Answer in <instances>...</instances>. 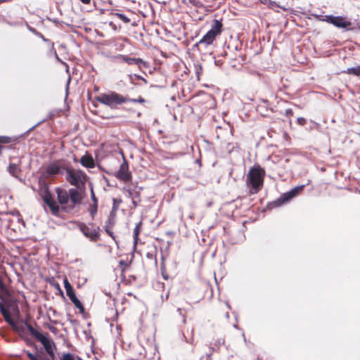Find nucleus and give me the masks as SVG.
<instances>
[{
  "label": "nucleus",
  "mask_w": 360,
  "mask_h": 360,
  "mask_svg": "<svg viewBox=\"0 0 360 360\" xmlns=\"http://www.w3.org/2000/svg\"><path fill=\"white\" fill-rule=\"evenodd\" d=\"M38 185V193L39 196L42 198L44 204L50 208L51 213L57 216L59 213L60 207L54 200L53 195L51 193L49 184L42 176L39 178Z\"/></svg>",
  "instance_id": "f257e3e1"
},
{
  "label": "nucleus",
  "mask_w": 360,
  "mask_h": 360,
  "mask_svg": "<svg viewBox=\"0 0 360 360\" xmlns=\"http://www.w3.org/2000/svg\"><path fill=\"white\" fill-rule=\"evenodd\" d=\"M265 171L259 165L254 166L249 170L246 184L250 186V193H257L262 187Z\"/></svg>",
  "instance_id": "f03ea898"
},
{
  "label": "nucleus",
  "mask_w": 360,
  "mask_h": 360,
  "mask_svg": "<svg viewBox=\"0 0 360 360\" xmlns=\"http://www.w3.org/2000/svg\"><path fill=\"white\" fill-rule=\"evenodd\" d=\"M96 100L110 109H117L120 105L127 103L125 96L115 91L101 94L96 97Z\"/></svg>",
  "instance_id": "7ed1b4c3"
},
{
  "label": "nucleus",
  "mask_w": 360,
  "mask_h": 360,
  "mask_svg": "<svg viewBox=\"0 0 360 360\" xmlns=\"http://www.w3.org/2000/svg\"><path fill=\"white\" fill-rule=\"evenodd\" d=\"M32 336L38 340L44 347L47 355L41 354V359L44 360H55L56 345L54 342L48 338L47 335L41 333L40 331H32Z\"/></svg>",
  "instance_id": "20e7f679"
},
{
  "label": "nucleus",
  "mask_w": 360,
  "mask_h": 360,
  "mask_svg": "<svg viewBox=\"0 0 360 360\" xmlns=\"http://www.w3.org/2000/svg\"><path fill=\"white\" fill-rule=\"evenodd\" d=\"M66 173V179L72 186L78 188L84 186L88 176L83 171L67 168Z\"/></svg>",
  "instance_id": "39448f33"
},
{
  "label": "nucleus",
  "mask_w": 360,
  "mask_h": 360,
  "mask_svg": "<svg viewBox=\"0 0 360 360\" xmlns=\"http://www.w3.org/2000/svg\"><path fill=\"white\" fill-rule=\"evenodd\" d=\"M11 293L7 287L0 289V311L4 318L10 313Z\"/></svg>",
  "instance_id": "423d86ee"
},
{
  "label": "nucleus",
  "mask_w": 360,
  "mask_h": 360,
  "mask_svg": "<svg viewBox=\"0 0 360 360\" xmlns=\"http://www.w3.org/2000/svg\"><path fill=\"white\" fill-rule=\"evenodd\" d=\"M324 20L326 22L333 25L336 27L342 28L345 30H350L352 28L350 27L352 25V22L349 20H345L342 16H333L331 15H326L324 16Z\"/></svg>",
  "instance_id": "0eeeda50"
},
{
  "label": "nucleus",
  "mask_w": 360,
  "mask_h": 360,
  "mask_svg": "<svg viewBox=\"0 0 360 360\" xmlns=\"http://www.w3.org/2000/svg\"><path fill=\"white\" fill-rule=\"evenodd\" d=\"M13 330L16 331L21 338L27 336V332H29L32 335V331H39L35 329L27 321H23L21 323H16L13 327Z\"/></svg>",
  "instance_id": "6e6552de"
},
{
  "label": "nucleus",
  "mask_w": 360,
  "mask_h": 360,
  "mask_svg": "<svg viewBox=\"0 0 360 360\" xmlns=\"http://www.w3.org/2000/svg\"><path fill=\"white\" fill-rule=\"evenodd\" d=\"M79 229L82 233L91 241H96L99 238V228L91 229L84 223H79Z\"/></svg>",
  "instance_id": "1a4fd4ad"
},
{
  "label": "nucleus",
  "mask_w": 360,
  "mask_h": 360,
  "mask_svg": "<svg viewBox=\"0 0 360 360\" xmlns=\"http://www.w3.org/2000/svg\"><path fill=\"white\" fill-rule=\"evenodd\" d=\"M115 177L124 181H128L131 179V174L129 172V165L125 159L120 165V169L115 174Z\"/></svg>",
  "instance_id": "9d476101"
},
{
  "label": "nucleus",
  "mask_w": 360,
  "mask_h": 360,
  "mask_svg": "<svg viewBox=\"0 0 360 360\" xmlns=\"http://www.w3.org/2000/svg\"><path fill=\"white\" fill-rule=\"evenodd\" d=\"M61 167L57 163H51L48 165L45 169V171L43 174V178L47 179L51 177H54L60 173Z\"/></svg>",
  "instance_id": "9b49d317"
},
{
  "label": "nucleus",
  "mask_w": 360,
  "mask_h": 360,
  "mask_svg": "<svg viewBox=\"0 0 360 360\" xmlns=\"http://www.w3.org/2000/svg\"><path fill=\"white\" fill-rule=\"evenodd\" d=\"M120 58L122 59V61L125 62L126 63L130 65H136L139 67V68H141L142 67H148L147 63L139 58H131L124 55H120Z\"/></svg>",
  "instance_id": "f8f14e48"
},
{
  "label": "nucleus",
  "mask_w": 360,
  "mask_h": 360,
  "mask_svg": "<svg viewBox=\"0 0 360 360\" xmlns=\"http://www.w3.org/2000/svg\"><path fill=\"white\" fill-rule=\"evenodd\" d=\"M216 37L212 35V32H207L203 37L195 44V47H200V46H205V47L210 45L213 43Z\"/></svg>",
  "instance_id": "ddd939ff"
},
{
  "label": "nucleus",
  "mask_w": 360,
  "mask_h": 360,
  "mask_svg": "<svg viewBox=\"0 0 360 360\" xmlns=\"http://www.w3.org/2000/svg\"><path fill=\"white\" fill-rule=\"evenodd\" d=\"M56 192L57 194L58 201L62 205H65L68 202L69 194L68 191L60 188H56Z\"/></svg>",
  "instance_id": "4468645a"
},
{
  "label": "nucleus",
  "mask_w": 360,
  "mask_h": 360,
  "mask_svg": "<svg viewBox=\"0 0 360 360\" xmlns=\"http://www.w3.org/2000/svg\"><path fill=\"white\" fill-rule=\"evenodd\" d=\"M66 294L73 304L75 306V307L79 310L80 313L83 314L84 312V307L81 301L77 297L75 290H73Z\"/></svg>",
  "instance_id": "2eb2a0df"
},
{
  "label": "nucleus",
  "mask_w": 360,
  "mask_h": 360,
  "mask_svg": "<svg viewBox=\"0 0 360 360\" xmlns=\"http://www.w3.org/2000/svg\"><path fill=\"white\" fill-rule=\"evenodd\" d=\"M69 199L73 205L80 204L82 202V197L79 192L77 188H70L68 190Z\"/></svg>",
  "instance_id": "dca6fc26"
},
{
  "label": "nucleus",
  "mask_w": 360,
  "mask_h": 360,
  "mask_svg": "<svg viewBox=\"0 0 360 360\" xmlns=\"http://www.w3.org/2000/svg\"><path fill=\"white\" fill-rule=\"evenodd\" d=\"M292 199L291 195L290 194V192L288 191L286 193H283L279 198L276 200L272 202V204L275 207H279L283 205L284 203H286L291 200Z\"/></svg>",
  "instance_id": "f3484780"
},
{
  "label": "nucleus",
  "mask_w": 360,
  "mask_h": 360,
  "mask_svg": "<svg viewBox=\"0 0 360 360\" xmlns=\"http://www.w3.org/2000/svg\"><path fill=\"white\" fill-rule=\"evenodd\" d=\"M8 172L13 177L22 181L21 178L18 176V174L21 172L19 164L10 163L8 166Z\"/></svg>",
  "instance_id": "a211bd4d"
},
{
  "label": "nucleus",
  "mask_w": 360,
  "mask_h": 360,
  "mask_svg": "<svg viewBox=\"0 0 360 360\" xmlns=\"http://www.w3.org/2000/svg\"><path fill=\"white\" fill-rule=\"evenodd\" d=\"M81 165L86 168H94L95 162L93 158L89 155H83L80 159Z\"/></svg>",
  "instance_id": "6ab92c4d"
},
{
  "label": "nucleus",
  "mask_w": 360,
  "mask_h": 360,
  "mask_svg": "<svg viewBox=\"0 0 360 360\" xmlns=\"http://www.w3.org/2000/svg\"><path fill=\"white\" fill-rule=\"evenodd\" d=\"M222 30V23L220 20H214V22L212 25L211 29L208 31V32H212V35L214 37L218 36L221 34Z\"/></svg>",
  "instance_id": "aec40b11"
},
{
  "label": "nucleus",
  "mask_w": 360,
  "mask_h": 360,
  "mask_svg": "<svg viewBox=\"0 0 360 360\" xmlns=\"http://www.w3.org/2000/svg\"><path fill=\"white\" fill-rule=\"evenodd\" d=\"M114 225V221L112 219L109 218L106 222V225L105 227V232L108 236L112 237V238H115L114 233L112 231V226Z\"/></svg>",
  "instance_id": "412c9836"
},
{
  "label": "nucleus",
  "mask_w": 360,
  "mask_h": 360,
  "mask_svg": "<svg viewBox=\"0 0 360 360\" xmlns=\"http://www.w3.org/2000/svg\"><path fill=\"white\" fill-rule=\"evenodd\" d=\"M141 226V221H140L136 226H135L133 232V238H134V247L136 248V244L138 243L139 239V234L140 233V228Z\"/></svg>",
  "instance_id": "4be33fe9"
},
{
  "label": "nucleus",
  "mask_w": 360,
  "mask_h": 360,
  "mask_svg": "<svg viewBox=\"0 0 360 360\" xmlns=\"http://www.w3.org/2000/svg\"><path fill=\"white\" fill-rule=\"evenodd\" d=\"M129 79L131 84H135L136 79L142 80L146 84L148 83L147 80L145 78L136 74L129 75Z\"/></svg>",
  "instance_id": "5701e85b"
},
{
  "label": "nucleus",
  "mask_w": 360,
  "mask_h": 360,
  "mask_svg": "<svg viewBox=\"0 0 360 360\" xmlns=\"http://www.w3.org/2000/svg\"><path fill=\"white\" fill-rule=\"evenodd\" d=\"M304 187V185L296 186L289 191L290 194L291 195L292 198L296 197L301 191H302L303 188Z\"/></svg>",
  "instance_id": "b1692460"
},
{
  "label": "nucleus",
  "mask_w": 360,
  "mask_h": 360,
  "mask_svg": "<svg viewBox=\"0 0 360 360\" xmlns=\"http://www.w3.org/2000/svg\"><path fill=\"white\" fill-rule=\"evenodd\" d=\"M304 187V185L296 186L289 191L290 194L291 195L292 198L296 197L301 191H302L303 188Z\"/></svg>",
  "instance_id": "393cba45"
},
{
  "label": "nucleus",
  "mask_w": 360,
  "mask_h": 360,
  "mask_svg": "<svg viewBox=\"0 0 360 360\" xmlns=\"http://www.w3.org/2000/svg\"><path fill=\"white\" fill-rule=\"evenodd\" d=\"M347 73L352 74V75H356V76H360V65L347 68Z\"/></svg>",
  "instance_id": "a878e982"
},
{
  "label": "nucleus",
  "mask_w": 360,
  "mask_h": 360,
  "mask_svg": "<svg viewBox=\"0 0 360 360\" xmlns=\"http://www.w3.org/2000/svg\"><path fill=\"white\" fill-rule=\"evenodd\" d=\"M115 16L118 18L120 20H122L124 23H129L130 22V19L124 13H113Z\"/></svg>",
  "instance_id": "bb28decb"
},
{
  "label": "nucleus",
  "mask_w": 360,
  "mask_h": 360,
  "mask_svg": "<svg viewBox=\"0 0 360 360\" xmlns=\"http://www.w3.org/2000/svg\"><path fill=\"white\" fill-rule=\"evenodd\" d=\"M125 99L127 100V103L131 102V103H143L146 101L145 99L143 98H142L141 96H139L138 98H131L128 96H125Z\"/></svg>",
  "instance_id": "cd10ccee"
},
{
  "label": "nucleus",
  "mask_w": 360,
  "mask_h": 360,
  "mask_svg": "<svg viewBox=\"0 0 360 360\" xmlns=\"http://www.w3.org/2000/svg\"><path fill=\"white\" fill-rule=\"evenodd\" d=\"M24 352L26 354L30 360H44L41 359L40 356L37 357L35 354L31 353L29 351L25 350Z\"/></svg>",
  "instance_id": "c85d7f7f"
},
{
  "label": "nucleus",
  "mask_w": 360,
  "mask_h": 360,
  "mask_svg": "<svg viewBox=\"0 0 360 360\" xmlns=\"http://www.w3.org/2000/svg\"><path fill=\"white\" fill-rule=\"evenodd\" d=\"M63 283L66 293L70 292V291L74 290L72 285L70 283L68 279H64Z\"/></svg>",
  "instance_id": "c756f323"
},
{
  "label": "nucleus",
  "mask_w": 360,
  "mask_h": 360,
  "mask_svg": "<svg viewBox=\"0 0 360 360\" xmlns=\"http://www.w3.org/2000/svg\"><path fill=\"white\" fill-rule=\"evenodd\" d=\"M5 321L9 323L12 327L17 323L15 322L11 316V313L8 314L7 316H6V318H4Z\"/></svg>",
  "instance_id": "7c9ffc66"
},
{
  "label": "nucleus",
  "mask_w": 360,
  "mask_h": 360,
  "mask_svg": "<svg viewBox=\"0 0 360 360\" xmlns=\"http://www.w3.org/2000/svg\"><path fill=\"white\" fill-rule=\"evenodd\" d=\"M22 339L25 342V343L28 346H30V347L34 346L37 348V346L34 344V342L32 340H30L29 338H27V336L22 338Z\"/></svg>",
  "instance_id": "2f4dec72"
},
{
  "label": "nucleus",
  "mask_w": 360,
  "mask_h": 360,
  "mask_svg": "<svg viewBox=\"0 0 360 360\" xmlns=\"http://www.w3.org/2000/svg\"><path fill=\"white\" fill-rule=\"evenodd\" d=\"M62 360H75L74 356L70 353L64 354Z\"/></svg>",
  "instance_id": "473e14b6"
},
{
  "label": "nucleus",
  "mask_w": 360,
  "mask_h": 360,
  "mask_svg": "<svg viewBox=\"0 0 360 360\" xmlns=\"http://www.w3.org/2000/svg\"><path fill=\"white\" fill-rule=\"evenodd\" d=\"M97 207H98V205H93V206L91 207V209H90V214L91 215V217L94 219V215L96 214L97 212Z\"/></svg>",
  "instance_id": "72a5a7b5"
},
{
  "label": "nucleus",
  "mask_w": 360,
  "mask_h": 360,
  "mask_svg": "<svg viewBox=\"0 0 360 360\" xmlns=\"http://www.w3.org/2000/svg\"><path fill=\"white\" fill-rule=\"evenodd\" d=\"M91 198L92 201L94 202V205H98V200H97V198H96V195L94 194L92 186H91Z\"/></svg>",
  "instance_id": "f704fd0d"
},
{
  "label": "nucleus",
  "mask_w": 360,
  "mask_h": 360,
  "mask_svg": "<svg viewBox=\"0 0 360 360\" xmlns=\"http://www.w3.org/2000/svg\"><path fill=\"white\" fill-rule=\"evenodd\" d=\"M11 142V138L8 136H1L0 137V144L3 143H8Z\"/></svg>",
  "instance_id": "c9c22d12"
},
{
  "label": "nucleus",
  "mask_w": 360,
  "mask_h": 360,
  "mask_svg": "<svg viewBox=\"0 0 360 360\" xmlns=\"http://www.w3.org/2000/svg\"><path fill=\"white\" fill-rule=\"evenodd\" d=\"M127 192H128L129 196L131 197V198H132V196H134V199H135L136 198H138L139 195V192H137V191L133 192L130 189H128Z\"/></svg>",
  "instance_id": "e433bc0d"
},
{
  "label": "nucleus",
  "mask_w": 360,
  "mask_h": 360,
  "mask_svg": "<svg viewBox=\"0 0 360 360\" xmlns=\"http://www.w3.org/2000/svg\"><path fill=\"white\" fill-rule=\"evenodd\" d=\"M297 122L298 124H300L301 126H304L306 124L307 120L305 118L300 117L297 118Z\"/></svg>",
  "instance_id": "4c0bfd02"
},
{
  "label": "nucleus",
  "mask_w": 360,
  "mask_h": 360,
  "mask_svg": "<svg viewBox=\"0 0 360 360\" xmlns=\"http://www.w3.org/2000/svg\"><path fill=\"white\" fill-rule=\"evenodd\" d=\"M284 115H285V117H288L292 116V115H293L292 110L290 109V108L286 109L285 110Z\"/></svg>",
  "instance_id": "58836bf2"
},
{
  "label": "nucleus",
  "mask_w": 360,
  "mask_h": 360,
  "mask_svg": "<svg viewBox=\"0 0 360 360\" xmlns=\"http://www.w3.org/2000/svg\"><path fill=\"white\" fill-rule=\"evenodd\" d=\"M36 36H37V37H39L40 39H42L44 41H45V42H46V41H49V39H48L45 38V37H44V35H43L41 32H38V33L36 34Z\"/></svg>",
  "instance_id": "ea45409f"
},
{
  "label": "nucleus",
  "mask_w": 360,
  "mask_h": 360,
  "mask_svg": "<svg viewBox=\"0 0 360 360\" xmlns=\"http://www.w3.org/2000/svg\"><path fill=\"white\" fill-rule=\"evenodd\" d=\"M177 311L179 313V315L182 316V317H183V321H183V323H186V316H185V314H182V309H181V308H178V309H177Z\"/></svg>",
  "instance_id": "a19ab883"
},
{
  "label": "nucleus",
  "mask_w": 360,
  "mask_h": 360,
  "mask_svg": "<svg viewBox=\"0 0 360 360\" xmlns=\"http://www.w3.org/2000/svg\"><path fill=\"white\" fill-rule=\"evenodd\" d=\"M262 3H263V4H267V3H269V4H270V6H273L276 5V3H275V2H272V1H271L270 0H264V1H262Z\"/></svg>",
  "instance_id": "79ce46f5"
},
{
  "label": "nucleus",
  "mask_w": 360,
  "mask_h": 360,
  "mask_svg": "<svg viewBox=\"0 0 360 360\" xmlns=\"http://www.w3.org/2000/svg\"><path fill=\"white\" fill-rule=\"evenodd\" d=\"M84 4H89L91 3V0H79Z\"/></svg>",
  "instance_id": "37998d69"
},
{
  "label": "nucleus",
  "mask_w": 360,
  "mask_h": 360,
  "mask_svg": "<svg viewBox=\"0 0 360 360\" xmlns=\"http://www.w3.org/2000/svg\"><path fill=\"white\" fill-rule=\"evenodd\" d=\"M41 123V122H39V123H37V124L34 125L33 127H32L30 129L27 130V133L31 131L33 129L35 128V127H37L38 124H39Z\"/></svg>",
  "instance_id": "c03bdc74"
},
{
  "label": "nucleus",
  "mask_w": 360,
  "mask_h": 360,
  "mask_svg": "<svg viewBox=\"0 0 360 360\" xmlns=\"http://www.w3.org/2000/svg\"><path fill=\"white\" fill-rule=\"evenodd\" d=\"M30 32L32 33H33L34 34H35V35L38 33V31L35 28H34V27L32 28Z\"/></svg>",
  "instance_id": "a18cd8bd"
},
{
  "label": "nucleus",
  "mask_w": 360,
  "mask_h": 360,
  "mask_svg": "<svg viewBox=\"0 0 360 360\" xmlns=\"http://www.w3.org/2000/svg\"><path fill=\"white\" fill-rule=\"evenodd\" d=\"M206 356V360H212V353L207 354Z\"/></svg>",
  "instance_id": "49530a36"
},
{
  "label": "nucleus",
  "mask_w": 360,
  "mask_h": 360,
  "mask_svg": "<svg viewBox=\"0 0 360 360\" xmlns=\"http://www.w3.org/2000/svg\"><path fill=\"white\" fill-rule=\"evenodd\" d=\"M25 25H26L27 30L30 32L32 27H31L27 22H25Z\"/></svg>",
  "instance_id": "de8ad7c7"
},
{
  "label": "nucleus",
  "mask_w": 360,
  "mask_h": 360,
  "mask_svg": "<svg viewBox=\"0 0 360 360\" xmlns=\"http://www.w3.org/2000/svg\"><path fill=\"white\" fill-rule=\"evenodd\" d=\"M132 202H133V204L134 205V206H135V207H136V206H137V202H136V201L135 200V199H134V196H132Z\"/></svg>",
  "instance_id": "09e8293b"
},
{
  "label": "nucleus",
  "mask_w": 360,
  "mask_h": 360,
  "mask_svg": "<svg viewBox=\"0 0 360 360\" xmlns=\"http://www.w3.org/2000/svg\"><path fill=\"white\" fill-rule=\"evenodd\" d=\"M2 148H3V147H2V146L0 144V155H1V153H2Z\"/></svg>",
  "instance_id": "8fccbe9b"
},
{
  "label": "nucleus",
  "mask_w": 360,
  "mask_h": 360,
  "mask_svg": "<svg viewBox=\"0 0 360 360\" xmlns=\"http://www.w3.org/2000/svg\"><path fill=\"white\" fill-rule=\"evenodd\" d=\"M214 63H215V65H218V64H219V61H217V60H215Z\"/></svg>",
  "instance_id": "3c124183"
},
{
  "label": "nucleus",
  "mask_w": 360,
  "mask_h": 360,
  "mask_svg": "<svg viewBox=\"0 0 360 360\" xmlns=\"http://www.w3.org/2000/svg\"><path fill=\"white\" fill-rule=\"evenodd\" d=\"M120 264H124V261H122V260H120Z\"/></svg>",
  "instance_id": "603ef678"
},
{
  "label": "nucleus",
  "mask_w": 360,
  "mask_h": 360,
  "mask_svg": "<svg viewBox=\"0 0 360 360\" xmlns=\"http://www.w3.org/2000/svg\"><path fill=\"white\" fill-rule=\"evenodd\" d=\"M163 278L167 280V276H166V275H163Z\"/></svg>",
  "instance_id": "864d4df0"
},
{
  "label": "nucleus",
  "mask_w": 360,
  "mask_h": 360,
  "mask_svg": "<svg viewBox=\"0 0 360 360\" xmlns=\"http://www.w3.org/2000/svg\"><path fill=\"white\" fill-rule=\"evenodd\" d=\"M56 59L59 60L58 56L56 53Z\"/></svg>",
  "instance_id": "5fc2aeb1"
},
{
  "label": "nucleus",
  "mask_w": 360,
  "mask_h": 360,
  "mask_svg": "<svg viewBox=\"0 0 360 360\" xmlns=\"http://www.w3.org/2000/svg\"><path fill=\"white\" fill-rule=\"evenodd\" d=\"M226 318H229V313H226Z\"/></svg>",
  "instance_id": "6e6d98bb"
},
{
  "label": "nucleus",
  "mask_w": 360,
  "mask_h": 360,
  "mask_svg": "<svg viewBox=\"0 0 360 360\" xmlns=\"http://www.w3.org/2000/svg\"><path fill=\"white\" fill-rule=\"evenodd\" d=\"M226 305H227V307H228L229 309H230V308H231V307H230V305H229V304H227Z\"/></svg>",
  "instance_id": "4d7b16f0"
},
{
  "label": "nucleus",
  "mask_w": 360,
  "mask_h": 360,
  "mask_svg": "<svg viewBox=\"0 0 360 360\" xmlns=\"http://www.w3.org/2000/svg\"><path fill=\"white\" fill-rule=\"evenodd\" d=\"M77 359H78V360H83L82 358H80L79 356L77 357Z\"/></svg>",
  "instance_id": "13d9d810"
},
{
  "label": "nucleus",
  "mask_w": 360,
  "mask_h": 360,
  "mask_svg": "<svg viewBox=\"0 0 360 360\" xmlns=\"http://www.w3.org/2000/svg\"><path fill=\"white\" fill-rule=\"evenodd\" d=\"M243 338H244V340H245V335H244V334L243 335Z\"/></svg>",
  "instance_id": "bf43d9fd"
},
{
  "label": "nucleus",
  "mask_w": 360,
  "mask_h": 360,
  "mask_svg": "<svg viewBox=\"0 0 360 360\" xmlns=\"http://www.w3.org/2000/svg\"><path fill=\"white\" fill-rule=\"evenodd\" d=\"M113 201H114V204H115L116 200L113 199Z\"/></svg>",
  "instance_id": "052dcab7"
}]
</instances>
